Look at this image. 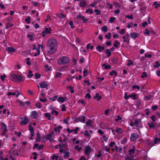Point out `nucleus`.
<instances>
[{
    "label": "nucleus",
    "mask_w": 160,
    "mask_h": 160,
    "mask_svg": "<svg viewBox=\"0 0 160 160\" xmlns=\"http://www.w3.org/2000/svg\"><path fill=\"white\" fill-rule=\"evenodd\" d=\"M58 42L56 39L51 38L48 40L47 43L48 53L52 54L55 53L58 48Z\"/></svg>",
    "instance_id": "obj_1"
},
{
    "label": "nucleus",
    "mask_w": 160,
    "mask_h": 160,
    "mask_svg": "<svg viewBox=\"0 0 160 160\" xmlns=\"http://www.w3.org/2000/svg\"><path fill=\"white\" fill-rule=\"evenodd\" d=\"M10 78L13 79V80L19 82H22L24 80V77L20 74H12L10 76Z\"/></svg>",
    "instance_id": "obj_2"
},
{
    "label": "nucleus",
    "mask_w": 160,
    "mask_h": 160,
    "mask_svg": "<svg viewBox=\"0 0 160 160\" xmlns=\"http://www.w3.org/2000/svg\"><path fill=\"white\" fill-rule=\"evenodd\" d=\"M1 124V135L2 136H5L6 134V132L7 130V126L3 122H2Z\"/></svg>",
    "instance_id": "obj_3"
},
{
    "label": "nucleus",
    "mask_w": 160,
    "mask_h": 160,
    "mask_svg": "<svg viewBox=\"0 0 160 160\" xmlns=\"http://www.w3.org/2000/svg\"><path fill=\"white\" fill-rule=\"evenodd\" d=\"M53 135V132H52L46 135L44 138H46L47 140H49L50 142H52L54 139Z\"/></svg>",
    "instance_id": "obj_4"
},
{
    "label": "nucleus",
    "mask_w": 160,
    "mask_h": 160,
    "mask_svg": "<svg viewBox=\"0 0 160 160\" xmlns=\"http://www.w3.org/2000/svg\"><path fill=\"white\" fill-rule=\"evenodd\" d=\"M85 118L86 117L85 116H81L79 117H76L75 118L74 121L77 122H81L82 123H84L85 121Z\"/></svg>",
    "instance_id": "obj_5"
},
{
    "label": "nucleus",
    "mask_w": 160,
    "mask_h": 160,
    "mask_svg": "<svg viewBox=\"0 0 160 160\" xmlns=\"http://www.w3.org/2000/svg\"><path fill=\"white\" fill-rule=\"evenodd\" d=\"M51 29L50 28H46L44 31L41 32V34L43 37H44L46 35L48 34H50L51 32Z\"/></svg>",
    "instance_id": "obj_6"
},
{
    "label": "nucleus",
    "mask_w": 160,
    "mask_h": 160,
    "mask_svg": "<svg viewBox=\"0 0 160 160\" xmlns=\"http://www.w3.org/2000/svg\"><path fill=\"white\" fill-rule=\"evenodd\" d=\"M85 154L87 156H88L91 151V148L89 146H86L85 148Z\"/></svg>",
    "instance_id": "obj_7"
},
{
    "label": "nucleus",
    "mask_w": 160,
    "mask_h": 160,
    "mask_svg": "<svg viewBox=\"0 0 160 160\" xmlns=\"http://www.w3.org/2000/svg\"><path fill=\"white\" fill-rule=\"evenodd\" d=\"M138 138V135L136 133H133L131 135L130 139L132 141H135Z\"/></svg>",
    "instance_id": "obj_8"
},
{
    "label": "nucleus",
    "mask_w": 160,
    "mask_h": 160,
    "mask_svg": "<svg viewBox=\"0 0 160 160\" xmlns=\"http://www.w3.org/2000/svg\"><path fill=\"white\" fill-rule=\"evenodd\" d=\"M31 118L32 119H37L38 116V113L35 111H32L30 115Z\"/></svg>",
    "instance_id": "obj_9"
},
{
    "label": "nucleus",
    "mask_w": 160,
    "mask_h": 160,
    "mask_svg": "<svg viewBox=\"0 0 160 160\" xmlns=\"http://www.w3.org/2000/svg\"><path fill=\"white\" fill-rule=\"evenodd\" d=\"M67 97L65 96L64 97H59L57 99V101L60 103L64 102L67 99Z\"/></svg>",
    "instance_id": "obj_10"
},
{
    "label": "nucleus",
    "mask_w": 160,
    "mask_h": 160,
    "mask_svg": "<svg viewBox=\"0 0 160 160\" xmlns=\"http://www.w3.org/2000/svg\"><path fill=\"white\" fill-rule=\"evenodd\" d=\"M28 118L27 117H24L22 118V120L20 122V125H22L27 124L28 122Z\"/></svg>",
    "instance_id": "obj_11"
},
{
    "label": "nucleus",
    "mask_w": 160,
    "mask_h": 160,
    "mask_svg": "<svg viewBox=\"0 0 160 160\" xmlns=\"http://www.w3.org/2000/svg\"><path fill=\"white\" fill-rule=\"evenodd\" d=\"M87 5V2L84 0L81 1L79 3V6L81 8H84Z\"/></svg>",
    "instance_id": "obj_12"
},
{
    "label": "nucleus",
    "mask_w": 160,
    "mask_h": 160,
    "mask_svg": "<svg viewBox=\"0 0 160 160\" xmlns=\"http://www.w3.org/2000/svg\"><path fill=\"white\" fill-rule=\"evenodd\" d=\"M115 131L116 133L118 135H120L122 133L123 130L121 128L119 127H116Z\"/></svg>",
    "instance_id": "obj_13"
},
{
    "label": "nucleus",
    "mask_w": 160,
    "mask_h": 160,
    "mask_svg": "<svg viewBox=\"0 0 160 160\" xmlns=\"http://www.w3.org/2000/svg\"><path fill=\"white\" fill-rule=\"evenodd\" d=\"M131 37L133 39H135L138 38L139 36V34L137 32H133L130 33Z\"/></svg>",
    "instance_id": "obj_14"
},
{
    "label": "nucleus",
    "mask_w": 160,
    "mask_h": 160,
    "mask_svg": "<svg viewBox=\"0 0 160 160\" xmlns=\"http://www.w3.org/2000/svg\"><path fill=\"white\" fill-rule=\"evenodd\" d=\"M129 98H131L132 99L136 100L137 98L136 94L132 93L131 94L129 95Z\"/></svg>",
    "instance_id": "obj_15"
},
{
    "label": "nucleus",
    "mask_w": 160,
    "mask_h": 160,
    "mask_svg": "<svg viewBox=\"0 0 160 160\" xmlns=\"http://www.w3.org/2000/svg\"><path fill=\"white\" fill-rule=\"evenodd\" d=\"M6 50L9 52H14L16 50L12 47H8L6 49Z\"/></svg>",
    "instance_id": "obj_16"
},
{
    "label": "nucleus",
    "mask_w": 160,
    "mask_h": 160,
    "mask_svg": "<svg viewBox=\"0 0 160 160\" xmlns=\"http://www.w3.org/2000/svg\"><path fill=\"white\" fill-rule=\"evenodd\" d=\"M154 142L155 144L160 143V135H159L155 138Z\"/></svg>",
    "instance_id": "obj_17"
},
{
    "label": "nucleus",
    "mask_w": 160,
    "mask_h": 160,
    "mask_svg": "<svg viewBox=\"0 0 160 160\" xmlns=\"http://www.w3.org/2000/svg\"><path fill=\"white\" fill-rule=\"evenodd\" d=\"M40 87L41 88H47L48 87V84L45 82H42L40 84Z\"/></svg>",
    "instance_id": "obj_18"
},
{
    "label": "nucleus",
    "mask_w": 160,
    "mask_h": 160,
    "mask_svg": "<svg viewBox=\"0 0 160 160\" xmlns=\"http://www.w3.org/2000/svg\"><path fill=\"white\" fill-rule=\"evenodd\" d=\"M153 97V96L151 95H148L146 96H145L143 98L144 100L146 101L149 100H150Z\"/></svg>",
    "instance_id": "obj_19"
},
{
    "label": "nucleus",
    "mask_w": 160,
    "mask_h": 160,
    "mask_svg": "<svg viewBox=\"0 0 160 160\" xmlns=\"http://www.w3.org/2000/svg\"><path fill=\"white\" fill-rule=\"evenodd\" d=\"M104 67L105 69L107 70L110 69L111 68V66L109 64H107L105 63H103L102 65Z\"/></svg>",
    "instance_id": "obj_20"
},
{
    "label": "nucleus",
    "mask_w": 160,
    "mask_h": 160,
    "mask_svg": "<svg viewBox=\"0 0 160 160\" xmlns=\"http://www.w3.org/2000/svg\"><path fill=\"white\" fill-rule=\"evenodd\" d=\"M69 61H58L57 63L58 64H64L66 63H68Z\"/></svg>",
    "instance_id": "obj_21"
},
{
    "label": "nucleus",
    "mask_w": 160,
    "mask_h": 160,
    "mask_svg": "<svg viewBox=\"0 0 160 160\" xmlns=\"http://www.w3.org/2000/svg\"><path fill=\"white\" fill-rule=\"evenodd\" d=\"M122 38L123 39V41L124 42H126L128 44L129 42V38L128 37H126L124 36H122Z\"/></svg>",
    "instance_id": "obj_22"
},
{
    "label": "nucleus",
    "mask_w": 160,
    "mask_h": 160,
    "mask_svg": "<svg viewBox=\"0 0 160 160\" xmlns=\"http://www.w3.org/2000/svg\"><path fill=\"white\" fill-rule=\"evenodd\" d=\"M97 51H98L99 52H101L102 50H103L104 49V47L99 46L96 48Z\"/></svg>",
    "instance_id": "obj_23"
},
{
    "label": "nucleus",
    "mask_w": 160,
    "mask_h": 160,
    "mask_svg": "<svg viewBox=\"0 0 160 160\" xmlns=\"http://www.w3.org/2000/svg\"><path fill=\"white\" fill-rule=\"evenodd\" d=\"M135 148L134 146H133L132 148L129 151V152L130 153V154L132 155L133 154L134 152H135Z\"/></svg>",
    "instance_id": "obj_24"
},
{
    "label": "nucleus",
    "mask_w": 160,
    "mask_h": 160,
    "mask_svg": "<svg viewBox=\"0 0 160 160\" xmlns=\"http://www.w3.org/2000/svg\"><path fill=\"white\" fill-rule=\"evenodd\" d=\"M44 116L46 117V118H48V119L49 120H51V114L49 113H46L44 114Z\"/></svg>",
    "instance_id": "obj_25"
},
{
    "label": "nucleus",
    "mask_w": 160,
    "mask_h": 160,
    "mask_svg": "<svg viewBox=\"0 0 160 160\" xmlns=\"http://www.w3.org/2000/svg\"><path fill=\"white\" fill-rule=\"evenodd\" d=\"M64 158H68L70 156V153L67 152H64Z\"/></svg>",
    "instance_id": "obj_26"
},
{
    "label": "nucleus",
    "mask_w": 160,
    "mask_h": 160,
    "mask_svg": "<svg viewBox=\"0 0 160 160\" xmlns=\"http://www.w3.org/2000/svg\"><path fill=\"white\" fill-rule=\"evenodd\" d=\"M153 5L155 6V8L156 9L160 6V4L158 3V2L157 1L154 2L153 3Z\"/></svg>",
    "instance_id": "obj_27"
},
{
    "label": "nucleus",
    "mask_w": 160,
    "mask_h": 160,
    "mask_svg": "<svg viewBox=\"0 0 160 160\" xmlns=\"http://www.w3.org/2000/svg\"><path fill=\"white\" fill-rule=\"evenodd\" d=\"M42 106V104L40 102H37L35 104V106L38 108H41Z\"/></svg>",
    "instance_id": "obj_28"
},
{
    "label": "nucleus",
    "mask_w": 160,
    "mask_h": 160,
    "mask_svg": "<svg viewBox=\"0 0 160 160\" xmlns=\"http://www.w3.org/2000/svg\"><path fill=\"white\" fill-rule=\"evenodd\" d=\"M86 125L87 126H89L91 127L92 126V121L89 119L86 122Z\"/></svg>",
    "instance_id": "obj_29"
},
{
    "label": "nucleus",
    "mask_w": 160,
    "mask_h": 160,
    "mask_svg": "<svg viewBox=\"0 0 160 160\" xmlns=\"http://www.w3.org/2000/svg\"><path fill=\"white\" fill-rule=\"evenodd\" d=\"M140 120L139 119H136L134 121V125H135L137 127H138V123L140 122Z\"/></svg>",
    "instance_id": "obj_30"
},
{
    "label": "nucleus",
    "mask_w": 160,
    "mask_h": 160,
    "mask_svg": "<svg viewBox=\"0 0 160 160\" xmlns=\"http://www.w3.org/2000/svg\"><path fill=\"white\" fill-rule=\"evenodd\" d=\"M39 100L41 102H45L47 101V99L46 97L43 98H39Z\"/></svg>",
    "instance_id": "obj_31"
},
{
    "label": "nucleus",
    "mask_w": 160,
    "mask_h": 160,
    "mask_svg": "<svg viewBox=\"0 0 160 160\" xmlns=\"http://www.w3.org/2000/svg\"><path fill=\"white\" fill-rule=\"evenodd\" d=\"M51 158L53 160H58V156L55 154H53V156H51Z\"/></svg>",
    "instance_id": "obj_32"
},
{
    "label": "nucleus",
    "mask_w": 160,
    "mask_h": 160,
    "mask_svg": "<svg viewBox=\"0 0 160 160\" xmlns=\"http://www.w3.org/2000/svg\"><path fill=\"white\" fill-rule=\"evenodd\" d=\"M31 20V19L30 17L28 16L25 19V21L28 24H30V23Z\"/></svg>",
    "instance_id": "obj_33"
},
{
    "label": "nucleus",
    "mask_w": 160,
    "mask_h": 160,
    "mask_svg": "<svg viewBox=\"0 0 160 160\" xmlns=\"http://www.w3.org/2000/svg\"><path fill=\"white\" fill-rule=\"evenodd\" d=\"M96 98L98 101H99L102 98V97L98 93H96Z\"/></svg>",
    "instance_id": "obj_34"
},
{
    "label": "nucleus",
    "mask_w": 160,
    "mask_h": 160,
    "mask_svg": "<svg viewBox=\"0 0 160 160\" xmlns=\"http://www.w3.org/2000/svg\"><path fill=\"white\" fill-rule=\"evenodd\" d=\"M62 128V127L61 126H58L55 128L54 131L56 132H59Z\"/></svg>",
    "instance_id": "obj_35"
},
{
    "label": "nucleus",
    "mask_w": 160,
    "mask_h": 160,
    "mask_svg": "<svg viewBox=\"0 0 160 160\" xmlns=\"http://www.w3.org/2000/svg\"><path fill=\"white\" fill-rule=\"evenodd\" d=\"M120 44V43L118 42L117 40H116L115 41L114 43H113V45L115 48H118V45Z\"/></svg>",
    "instance_id": "obj_36"
},
{
    "label": "nucleus",
    "mask_w": 160,
    "mask_h": 160,
    "mask_svg": "<svg viewBox=\"0 0 160 160\" xmlns=\"http://www.w3.org/2000/svg\"><path fill=\"white\" fill-rule=\"evenodd\" d=\"M46 95L42 91H41V94H40L39 96V98H46Z\"/></svg>",
    "instance_id": "obj_37"
},
{
    "label": "nucleus",
    "mask_w": 160,
    "mask_h": 160,
    "mask_svg": "<svg viewBox=\"0 0 160 160\" xmlns=\"http://www.w3.org/2000/svg\"><path fill=\"white\" fill-rule=\"evenodd\" d=\"M110 76H112L114 75L115 76H117V72L114 70H112L111 72L109 73Z\"/></svg>",
    "instance_id": "obj_38"
},
{
    "label": "nucleus",
    "mask_w": 160,
    "mask_h": 160,
    "mask_svg": "<svg viewBox=\"0 0 160 160\" xmlns=\"http://www.w3.org/2000/svg\"><path fill=\"white\" fill-rule=\"evenodd\" d=\"M86 13H89L90 14H92L93 13V11L91 9L89 8L88 9H87L85 11Z\"/></svg>",
    "instance_id": "obj_39"
},
{
    "label": "nucleus",
    "mask_w": 160,
    "mask_h": 160,
    "mask_svg": "<svg viewBox=\"0 0 160 160\" xmlns=\"http://www.w3.org/2000/svg\"><path fill=\"white\" fill-rule=\"evenodd\" d=\"M69 58L67 56H63L59 60H69Z\"/></svg>",
    "instance_id": "obj_40"
},
{
    "label": "nucleus",
    "mask_w": 160,
    "mask_h": 160,
    "mask_svg": "<svg viewBox=\"0 0 160 160\" xmlns=\"http://www.w3.org/2000/svg\"><path fill=\"white\" fill-rule=\"evenodd\" d=\"M75 150L78 151V152H80L82 149L81 147H79L78 145H76L75 147L74 148Z\"/></svg>",
    "instance_id": "obj_41"
},
{
    "label": "nucleus",
    "mask_w": 160,
    "mask_h": 160,
    "mask_svg": "<svg viewBox=\"0 0 160 160\" xmlns=\"http://www.w3.org/2000/svg\"><path fill=\"white\" fill-rule=\"evenodd\" d=\"M98 2L96 1H93L92 3L89 5V7H94L97 5Z\"/></svg>",
    "instance_id": "obj_42"
},
{
    "label": "nucleus",
    "mask_w": 160,
    "mask_h": 160,
    "mask_svg": "<svg viewBox=\"0 0 160 160\" xmlns=\"http://www.w3.org/2000/svg\"><path fill=\"white\" fill-rule=\"evenodd\" d=\"M67 89H70L71 93H73L74 92V88L71 86H68L67 87Z\"/></svg>",
    "instance_id": "obj_43"
},
{
    "label": "nucleus",
    "mask_w": 160,
    "mask_h": 160,
    "mask_svg": "<svg viewBox=\"0 0 160 160\" xmlns=\"http://www.w3.org/2000/svg\"><path fill=\"white\" fill-rule=\"evenodd\" d=\"M160 64L158 61H156L155 64L153 65V67L155 68H158L159 67Z\"/></svg>",
    "instance_id": "obj_44"
},
{
    "label": "nucleus",
    "mask_w": 160,
    "mask_h": 160,
    "mask_svg": "<svg viewBox=\"0 0 160 160\" xmlns=\"http://www.w3.org/2000/svg\"><path fill=\"white\" fill-rule=\"evenodd\" d=\"M83 77L89 74V71L88 70L86 69H84L83 71Z\"/></svg>",
    "instance_id": "obj_45"
},
{
    "label": "nucleus",
    "mask_w": 160,
    "mask_h": 160,
    "mask_svg": "<svg viewBox=\"0 0 160 160\" xmlns=\"http://www.w3.org/2000/svg\"><path fill=\"white\" fill-rule=\"evenodd\" d=\"M37 139L36 141H39L41 140V135L38 132L37 134Z\"/></svg>",
    "instance_id": "obj_46"
},
{
    "label": "nucleus",
    "mask_w": 160,
    "mask_h": 160,
    "mask_svg": "<svg viewBox=\"0 0 160 160\" xmlns=\"http://www.w3.org/2000/svg\"><path fill=\"white\" fill-rule=\"evenodd\" d=\"M102 31L104 32H107L108 31V27L106 26H103L102 27Z\"/></svg>",
    "instance_id": "obj_47"
},
{
    "label": "nucleus",
    "mask_w": 160,
    "mask_h": 160,
    "mask_svg": "<svg viewBox=\"0 0 160 160\" xmlns=\"http://www.w3.org/2000/svg\"><path fill=\"white\" fill-rule=\"evenodd\" d=\"M106 53L107 54L108 57H109L111 55V51L109 49H107L106 50Z\"/></svg>",
    "instance_id": "obj_48"
},
{
    "label": "nucleus",
    "mask_w": 160,
    "mask_h": 160,
    "mask_svg": "<svg viewBox=\"0 0 160 160\" xmlns=\"http://www.w3.org/2000/svg\"><path fill=\"white\" fill-rule=\"evenodd\" d=\"M81 19L83 21V22L84 23H87L88 19L86 18L85 17L83 16H82Z\"/></svg>",
    "instance_id": "obj_49"
},
{
    "label": "nucleus",
    "mask_w": 160,
    "mask_h": 160,
    "mask_svg": "<svg viewBox=\"0 0 160 160\" xmlns=\"http://www.w3.org/2000/svg\"><path fill=\"white\" fill-rule=\"evenodd\" d=\"M127 139L126 138H124L121 141V143L122 144H124L127 142Z\"/></svg>",
    "instance_id": "obj_50"
},
{
    "label": "nucleus",
    "mask_w": 160,
    "mask_h": 160,
    "mask_svg": "<svg viewBox=\"0 0 160 160\" xmlns=\"http://www.w3.org/2000/svg\"><path fill=\"white\" fill-rule=\"evenodd\" d=\"M84 135L86 137H89L90 136V135L89 133V131L88 130H85L84 131Z\"/></svg>",
    "instance_id": "obj_51"
},
{
    "label": "nucleus",
    "mask_w": 160,
    "mask_h": 160,
    "mask_svg": "<svg viewBox=\"0 0 160 160\" xmlns=\"http://www.w3.org/2000/svg\"><path fill=\"white\" fill-rule=\"evenodd\" d=\"M147 73L145 72H143L142 73V74L141 76V78H146L147 77Z\"/></svg>",
    "instance_id": "obj_52"
},
{
    "label": "nucleus",
    "mask_w": 160,
    "mask_h": 160,
    "mask_svg": "<svg viewBox=\"0 0 160 160\" xmlns=\"http://www.w3.org/2000/svg\"><path fill=\"white\" fill-rule=\"evenodd\" d=\"M29 74L28 75V77L29 78H31L33 75V74H32V71H28Z\"/></svg>",
    "instance_id": "obj_53"
},
{
    "label": "nucleus",
    "mask_w": 160,
    "mask_h": 160,
    "mask_svg": "<svg viewBox=\"0 0 160 160\" xmlns=\"http://www.w3.org/2000/svg\"><path fill=\"white\" fill-rule=\"evenodd\" d=\"M78 102L79 103H82L83 106L86 104V102H84L83 100H82V99H80L78 101Z\"/></svg>",
    "instance_id": "obj_54"
},
{
    "label": "nucleus",
    "mask_w": 160,
    "mask_h": 160,
    "mask_svg": "<svg viewBox=\"0 0 160 160\" xmlns=\"http://www.w3.org/2000/svg\"><path fill=\"white\" fill-rule=\"evenodd\" d=\"M29 130L30 132H34L33 128L31 125H30L29 126Z\"/></svg>",
    "instance_id": "obj_55"
},
{
    "label": "nucleus",
    "mask_w": 160,
    "mask_h": 160,
    "mask_svg": "<svg viewBox=\"0 0 160 160\" xmlns=\"http://www.w3.org/2000/svg\"><path fill=\"white\" fill-rule=\"evenodd\" d=\"M94 12H96V14L97 15L101 14V11L98 9H95Z\"/></svg>",
    "instance_id": "obj_56"
},
{
    "label": "nucleus",
    "mask_w": 160,
    "mask_h": 160,
    "mask_svg": "<svg viewBox=\"0 0 160 160\" xmlns=\"http://www.w3.org/2000/svg\"><path fill=\"white\" fill-rule=\"evenodd\" d=\"M115 19V17H111L109 20V21L110 23H112L114 22Z\"/></svg>",
    "instance_id": "obj_57"
},
{
    "label": "nucleus",
    "mask_w": 160,
    "mask_h": 160,
    "mask_svg": "<svg viewBox=\"0 0 160 160\" xmlns=\"http://www.w3.org/2000/svg\"><path fill=\"white\" fill-rule=\"evenodd\" d=\"M27 37L29 38V39L31 41H33V36L32 35V34H28L27 36Z\"/></svg>",
    "instance_id": "obj_58"
},
{
    "label": "nucleus",
    "mask_w": 160,
    "mask_h": 160,
    "mask_svg": "<svg viewBox=\"0 0 160 160\" xmlns=\"http://www.w3.org/2000/svg\"><path fill=\"white\" fill-rule=\"evenodd\" d=\"M132 89L133 90L135 89H137L138 90H139L140 89L139 86L138 85H133L132 86Z\"/></svg>",
    "instance_id": "obj_59"
},
{
    "label": "nucleus",
    "mask_w": 160,
    "mask_h": 160,
    "mask_svg": "<svg viewBox=\"0 0 160 160\" xmlns=\"http://www.w3.org/2000/svg\"><path fill=\"white\" fill-rule=\"evenodd\" d=\"M61 110L62 111H65L66 110V107L64 104H62V106Z\"/></svg>",
    "instance_id": "obj_60"
},
{
    "label": "nucleus",
    "mask_w": 160,
    "mask_h": 160,
    "mask_svg": "<svg viewBox=\"0 0 160 160\" xmlns=\"http://www.w3.org/2000/svg\"><path fill=\"white\" fill-rule=\"evenodd\" d=\"M148 124L150 128H153L154 127V125L153 123H150L149 122H148Z\"/></svg>",
    "instance_id": "obj_61"
},
{
    "label": "nucleus",
    "mask_w": 160,
    "mask_h": 160,
    "mask_svg": "<svg viewBox=\"0 0 160 160\" xmlns=\"http://www.w3.org/2000/svg\"><path fill=\"white\" fill-rule=\"evenodd\" d=\"M52 114H55L57 116L58 115V111H56L54 110H52V111L51 112Z\"/></svg>",
    "instance_id": "obj_62"
},
{
    "label": "nucleus",
    "mask_w": 160,
    "mask_h": 160,
    "mask_svg": "<svg viewBox=\"0 0 160 160\" xmlns=\"http://www.w3.org/2000/svg\"><path fill=\"white\" fill-rule=\"evenodd\" d=\"M6 76L5 74H4L3 75L1 76V79L2 81H3L5 79V78H6Z\"/></svg>",
    "instance_id": "obj_63"
},
{
    "label": "nucleus",
    "mask_w": 160,
    "mask_h": 160,
    "mask_svg": "<svg viewBox=\"0 0 160 160\" xmlns=\"http://www.w3.org/2000/svg\"><path fill=\"white\" fill-rule=\"evenodd\" d=\"M117 118L115 119V121L116 122H118L119 120H122V118L119 115L117 116Z\"/></svg>",
    "instance_id": "obj_64"
}]
</instances>
